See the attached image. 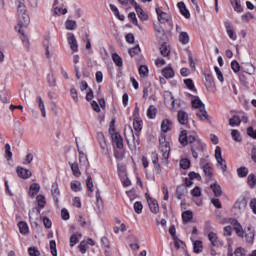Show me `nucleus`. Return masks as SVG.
I'll return each instance as SVG.
<instances>
[{
    "label": "nucleus",
    "mask_w": 256,
    "mask_h": 256,
    "mask_svg": "<svg viewBox=\"0 0 256 256\" xmlns=\"http://www.w3.org/2000/svg\"><path fill=\"white\" fill-rule=\"evenodd\" d=\"M178 9H179L181 15H183V17H185L186 19H189V17H191V13H189V10H187L185 3L179 2Z\"/></svg>",
    "instance_id": "obj_26"
},
{
    "label": "nucleus",
    "mask_w": 256,
    "mask_h": 256,
    "mask_svg": "<svg viewBox=\"0 0 256 256\" xmlns=\"http://www.w3.org/2000/svg\"><path fill=\"white\" fill-rule=\"evenodd\" d=\"M242 123H247V116L243 114L242 112L234 114L230 119H229V125L230 127H239Z\"/></svg>",
    "instance_id": "obj_7"
},
{
    "label": "nucleus",
    "mask_w": 256,
    "mask_h": 256,
    "mask_svg": "<svg viewBox=\"0 0 256 256\" xmlns=\"http://www.w3.org/2000/svg\"><path fill=\"white\" fill-rule=\"evenodd\" d=\"M192 107H194V109H202L203 107H205V104L201 102V99L195 98L194 100H192Z\"/></svg>",
    "instance_id": "obj_48"
},
{
    "label": "nucleus",
    "mask_w": 256,
    "mask_h": 256,
    "mask_svg": "<svg viewBox=\"0 0 256 256\" xmlns=\"http://www.w3.org/2000/svg\"><path fill=\"white\" fill-rule=\"evenodd\" d=\"M176 31L179 33L178 40L182 45H187L189 43V34L181 30V26L176 25Z\"/></svg>",
    "instance_id": "obj_14"
},
{
    "label": "nucleus",
    "mask_w": 256,
    "mask_h": 256,
    "mask_svg": "<svg viewBox=\"0 0 256 256\" xmlns=\"http://www.w3.org/2000/svg\"><path fill=\"white\" fill-rule=\"evenodd\" d=\"M187 193V187L185 185L178 186L176 189V197L177 199L181 200L183 199V196H185Z\"/></svg>",
    "instance_id": "obj_30"
},
{
    "label": "nucleus",
    "mask_w": 256,
    "mask_h": 256,
    "mask_svg": "<svg viewBox=\"0 0 256 256\" xmlns=\"http://www.w3.org/2000/svg\"><path fill=\"white\" fill-rule=\"evenodd\" d=\"M208 239H209L212 247H219V237H217L216 233L210 232L208 234Z\"/></svg>",
    "instance_id": "obj_27"
},
{
    "label": "nucleus",
    "mask_w": 256,
    "mask_h": 256,
    "mask_svg": "<svg viewBox=\"0 0 256 256\" xmlns=\"http://www.w3.org/2000/svg\"><path fill=\"white\" fill-rule=\"evenodd\" d=\"M210 189H212L215 197H221V195H223L221 185H219L218 183L211 184Z\"/></svg>",
    "instance_id": "obj_31"
},
{
    "label": "nucleus",
    "mask_w": 256,
    "mask_h": 256,
    "mask_svg": "<svg viewBox=\"0 0 256 256\" xmlns=\"http://www.w3.org/2000/svg\"><path fill=\"white\" fill-rule=\"evenodd\" d=\"M145 197L147 199V203L149 205L151 213L157 215V213H159V204L157 203V200L151 198V196H149L147 193L145 194Z\"/></svg>",
    "instance_id": "obj_9"
},
{
    "label": "nucleus",
    "mask_w": 256,
    "mask_h": 256,
    "mask_svg": "<svg viewBox=\"0 0 256 256\" xmlns=\"http://www.w3.org/2000/svg\"><path fill=\"white\" fill-rule=\"evenodd\" d=\"M70 169L74 177H81V171L79 170V164L69 162Z\"/></svg>",
    "instance_id": "obj_37"
},
{
    "label": "nucleus",
    "mask_w": 256,
    "mask_h": 256,
    "mask_svg": "<svg viewBox=\"0 0 256 256\" xmlns=\"http://www.w3.org/2000/svg\"><path fill=\"white\" fill-rule=\"evenodd\" d=\"M135 11L139 17V19H141V21H147L149 19V15H147V13H145V11H143V8H141V6H139V4H136V6H134Z\"/></svg>",
    "instance_id": "obj_21"
},
{
    "label": "nucleus",
    "mask_w": 256,
    "mask_h": 256,
    "mask_svg": "<svg viewBox=\"0 0 256 256\" xmlns=\"http://www.w3.org/2000/svg\"><path fill=\"white\" fill-rule=\"evenodd\" d=\"M28 253L30 256H41V252H39V249L35 246L29 247Z\"/></svg>",
    "instance_id": "obj_56"
},
{
    "label": "nucleus",
    "mask_w": 256,
    "mask_h": 256,
    "mask_svg": "<svg viewBox=\"0 0 256 256\" xmlns=\"http://www.w3.org/2000/svg\"><path fill=\"white\" fill-rule=\"evenodd\" d=\"M47 81L50 87H55L57 84V80L55 79V75L53 73H49L47 75Z\"/></svg>",
    "instance_id": "obj_50"
},
{
    "label": "nucleus",
    "mask_w": 256,
    "mask_h": 256,
    "mask_svg": "<svg viewBox=\"0 0 256 256\" xmlns=\"http://www.w3.org/2000/svg\"><path fill=\"white\" fill-rule=\"evenodd\" d=\"M231 135L232 139H234V141H236L237 143H241V141H243V138L241 137V133H239V131L232 130Z\"/></svg>",
    "instance_id": "obj_49"
},
{
    "label": "nucleus",
    "mask_w": 256,
    "mask_h": 256,
    "mask_svg": "<svg viewBox=\"0 0 256 256\" xmlns=\"http://www.w3.org/2000/svg\"><path fill=\"white\" fill-rule=\"evenodd\" d=\"M226 33L232 41H237V34L235 33V28L233 25L227 23L226 24Z\"/></svg>",
    "instance_id": "obj_20"
},
{
    "label": "nucleus",
    "mask_w": 256,
    "mask_h": 256,
    "mask_svg": "<svg viewBox=\"0 0 256 256\" xmlns=\"http://www.w3.org/2000/svg\"><path fill=\"white\" fill-rule=\"evenodd\" d=\"M198 139V136L195 133L188 132L187 130H182L179 134V142L183 147L187 145H192L195 140Z\"/></svg>",
    "instance_id": "obj_5"
},
{
    "label": "nucleus",
    "mask_w": 256,
    "mask_h": 256,
    "mask_svg": "<svg viewBox=\"0 0 256 256\" xmlns=\"http://www.w3.org/2000/svg\"><path fill=\"white\" fill-rule=\"evenodd\" d=\"M160 53L163 57H169V54L171 53V49L167 44H162L160 47Z\"/></svg>",
    "instance_id": "obj_42"
},
{
    "label": "nucleus",
    "mask_w": 256,
    "mask_h": 256,
    "mask_svg": "<svg viewBox=\"0 0 256 256\" xmlns=\"http://www.w3.org/2000/svg\"><path fill=\"white\" fill-rule=\"evenodd\" d=\"M196 115L199 117V119H201V121H207V119H209V115H207V111H205V106L199 108V111Z\"/></svg>",
    "instance_id": "obj_38"
},
{
    "label": "nucleus",
    "mask_w": 256,
    "mask_h": 256,
    "mask_svg": "<svg viewBox=\"0 0 256 256\" xmlns=\"http://www.w3.org/2000/svg\"><path fill=\"white\" fill-rule=\"evenodd\" d=\"M238 177L243 178L249 174V169L247 167H240L237 169Z\"/></svg>",
    "instance_id": "obj_54"
},
{
    "label": "nucleus",
    "mask_w": 256,
    "mask_h": 256,
    "mask_svg": "<svg viewBox=\"0 0 256 256\" xmlns=\"http://www.w3.org/2000/svg\"><path fill=\"white\" fill-rule=\"evenodd\" d=\"M53 10H54V15H57V17H61V15H66L67 13V8H63L62 6H59V0L54 1Z\"/></svg>",
    "instance_id": "obj_17"
},
{
    "label": "nucleus",
    "mask_w": 256,
    "mask_h": 256,
    "mask_svg": "<svg viewBox=\"0 0 256 256\" xmlns=\"http://www.w3.org/2000/svg\"><path fill=\"white\" fill-rule=\"evenodd\" d=\"M244 73H248V75H255V66L251 63H246L242 66Z\"/></svg>",
    "instance_id": "obj_36"
},
{
    "label": "nucleus",
    "mask_w": 256,
    "mask_h": 256,
    "mask_svg": "<svg viewBox=\"0 0 256 256\" xmlns=\"http://www.w3.org/2000/svg\"><path fill=\"white\" fill-rule=\"evenodd\" d=\"M110 9L111 11L114 12V15L120 20V21H125V15L119 14V8L117 6L110 4Z\"/></svg>",
    "instance_id": "obj_41"
},
{
    "label": "nucleus",
    "mask_w": 256,
    "mask_h": 256,
    "mask_svg": "<svg viewBox=\"0 0 256 256\" xmlns=\"http://www.w3.org/2000/svg\"><path fill=\"white\" fill-rule=\"evenodd\" d=\"M194 253H201L203 251V242L196 240L193 244Z\"/></svg>",
    "instance_id": "obj_43"
},
{
    "label": "nucleus",
    "mask_w": 256,
    "mask_h": 256,
    "mask_svg": "<svg viewBox=\"0 0 256 256\" xmlns=\"http://www.w3.org/2000/svg\"><path fill=\"white\" fill-rule=\"evenodd\" d=\"M67 41L71 51H73V53H77V51H79V45L77 44V39L75 38V34L68 33Z\"/></svg>",
    "instance_id": "obj_10"
},
{
    "label": "nucleus",
    "mask_w": 256,
    "mask_h": 256,
    "mask_svg": "<svg viewBox=\"0 0 256 256\" xmlns=\"http://www.w3.org/2000/svg\"><path fill=\"white\" fill-rule=\"evenodd\" d=\"M70 185H71L72 191H74L75 193H78V191H81V182L72 181Z\"/></svg>",
    "instance_id": "obj_53"
},
{
    "label": "nucleus",
    "mask_w": 256,
    "mask_h": 256,
    "mask_svg": "<svg viewBox=\"0 0 256 256\" xmlns=\"http://www.w3.org/2000/svg\"><path fill=\"white\" fill-rule=\"evenodd\" d=\"M183 223H191L193 221V212L191 210L184 211L182 213Z\"/></svg>",
    "instance_id": "obj_28"
},
{
    "label": "nucleus",
    "mask_w": 256,
    "mask_h": 256,
    "mask_svg": "<svg viewBox=\"0 0 256 256\" xmlns=\"http://www.w3.org/2000/svg\"><path fill=\"white\" fill-rule=\"evenodd\" d=\"M78 153H79L80 164L83 165L84 167H87L89 165V160L87 159V154L79 149H78Z\"/></svg>",
    "instance_id": "obj_35"
},
{
    "label": "nucleus",
    "mask_w": 256,
    "mask_h": 256,
    "mask_svg": "<svg viewBox=\"0 0 256 256\" xmlns=\"http://www.w3.org/2000/svg\"><path fill=\"white\" fill-rule=\"evenodd\" d=\"M97 140L104 155H107V153H109V148L107 147V140L105 139V135L103 134V132L97 133Z\"/></svg>",
    "instance_id": "obj_11"
},
{
    "label": "nucleus",
    "mask_w": 256,
    "mask_h": 256,
    "mask_svg": "<svg viewBox=\"0 0 256 256\" xmlns=\"http://www.w3.org/2000/svg\"><path fill=\"white\" fill-rule=\"evenodd\" d=\"M234 11L237 13H243V6H241V0H229Z\"/></svg>",
    "instance_id": "obj_33"
},
{
    "label": "nucleus",
    "mask_w": 256,
    "mask_h": 256,
    "mask_svg": "<svg viewBox=\"0 0 256 256\" xmlns=\"http://www.w3.org/2000/svg\"><path fill=\"white\" fill-rule=\"evenodd\" d=\"M16 173L18 177L21 179H29L31 177L32 173L29 171V169L23 168V167H17Z\"/></svg>",
    "instance_id": "obj_19"
},
{
    "label": "nucleus",
    "mask_w": 256,
    "mask_h": 256,
    "mask_svg": "<svg viewBox=\"0 0 256 256\" xmlns=\"http://www.w3.org/2000/svg\"><path fill=\"white\" fill-rule=\"evenodd\" d=\"M139 74L141 77H147V75H149V68H147L145 65L140 66Z\"/></svg>",
    "instance_id": "obj_60"
},
{
    "label": "nucleus",
    "mask_w": 256,
    "mask_h": 256,
    "mask_svg": "<svg viewBox=\"0 0 256 256\" xmlns=\"http://www.w3.org/2000/svg\"><path fill=\"white\" fill-rule=\"evenodd\" d=\"M0 100L2 103H9V98H7V91L6 90H1L0 91Z\"/></svg>",
    "instance_id": "obj_64"
},
{
    "label": "nucleus",
    "mask_w": 256,
    "mask_h": 256,
    "mask_svg": "<svg viewBox=\"0 0 256 256\" xmlns=\"http://www.w3.org/2000/svg\"><path fill=\"white\" fill-rule=\"evenodd\" d=\"M36 105H38V109H40L42 117H47V112L45 111V101H43L41 96L36 98Z\"/></svg>",
    "instance_id": "obj_23"
},
{
    "label": "nucleus",
    "mask_w": 256,
    "mask_h": 256,
    "mask_svg": "<svg viewBox=\"0 0 256 256\" xmlns=\"http://www.w3.org/2000/svg\"><path fill=\"white\" fill-rule=\"evenodd\" d=\"M173 127V122L169 119H165L161 123V129H171Z\"/></svg>",
    "instance_id": "obj_59"
},
{
    "label": "nucleus",
    "mask_w": 256,
    "mask_h": 256,
    "mask_svg": "<svg viewBox=\"0 0 256 256\" xmlns=\"http://www.w3.org/2000/svg\"><path fill=\"white\" fill-rule=\"evenodd\" d=\"M151 160L154 165V170L156 175H161V165L159 164V154H157V152H152Z\"/></svg>",
    "instance_id": "obj_15"
},
{
    "label": "nucleus",
    "mask_w": 256,
    "mask_h": 256,
    "mask_svg": "<svg viewBox=\"0 0 256 256\" xmlns=\"http://www.w3.org/2000/svg\"><path fill=\"white\" fill-rule=\"evenodd\" d=\"M231 225H233L236 235L238 237H245L246 243H250L253 245V241H255V229L253 227L248 226L245 230H243V226L236 219L230 220Z\"/></svg>",
    "instance_id": "obj_3"
},
{
    "label": "nucleus",
    "mask_w": 256,
    "mask_h": 256,
    "mask_svg": "<svg viewBox=\"0 0 256 256\" xmlns=\"http://www.w3.org/2000/svg\"><path fill=\"white\" fill-rule=\"evenodd\" d=\"M156 13H157L159 23H162V24L169 23L171 16L168 13L163 12V10H161V8L159 7H156Z\"/></svg>",
    "instance_id": "obj_12"
},
{
    "label": "nucleus",
    "mask_w": 256,
    "mask_h": 256,
    "mask_svg": "<svg viewBox=\"0 0 256 256\" xmlns=\"http://www.w3.org/2000/svg\"><path fill=\"white\" fill-rule=\"evenodd\" d=\"M16 9L18 17V25L16 29L23 34L24 27L29 25V14H27V6H25V0H16Z\"/></svg>",
    "instance_id": "obj_2"
},
{
    "label": "nucleus",
    "mask_w": 256,
    "mask_h": 256,
    "mask_svg": "<svg viewBox=\"0 0 256 256\" xmlns=\"http://www.w3.org/2000/svg\"><path fill=\"white\" fill-rule=\"evenodd\" d=\"M162 75L165 79H173L175 77V71L171 66H168L162 70Z\"/></svg>",
    "instance_id": "obj_24"
},
{
    "label": "nucleus",
    "mask_w": 256,
    "mask_h": 256,
    "mask_svg": "<svg viewBox=\"0 0 256 256\" xmlns=\"http://www.w3.org/2000/svg\"><path fill=\"white\" fill-rule=\"evenodd\" d=\"M178 121L181 125H185L187 123V113L183 111L178 112Z\"/></svg>",
    "instance_id": "obj_46"
},
{
    "label": "nucleus",
    "mask_w": 256,
    "mask_h": 256,
    "mask_svg": "<svg viewBox=\"0 0 256 256\" xmlns=\"http://www.w3.org/2000/svg\"><path fill=\"white\" fill-rule=\"evenodd\" d=\"M246 208H247V199H245V197H241L238 200H236L233 207L235 211V215H241V213H244Z\"/></svg>",
    "instance_id": "obj_8"
},
{
    "label": "nucleus",
    "mask_w": 256,
    "mask_h": 256,
    "mask_svg": "<svg viewBox=\"0 0 256 256\" xmlns=\"http://www.w3.org/2000/svg\"><path fill=\"white\" fill-rule=\"evenodd\" d=\"M5 157L7 161H11V159L13 158V152H11V145L9 144L5 145Z\"/></svg>",
    "instance_id": "obj_51"
},
{
    "label": "nucleus",
    "mask_w": 256,
    "mask_h": 256,
    "mask_svg": "<svg viewBox=\"0 0 256 256\" xmlns=\"http://www.w3.org/2000/svg\"><path fill=\"white\" fill-rule=\"evenodd\" d=\"M184 84L190 91H195V84L193 83V80L191 79H185Z\"/></svg>",
    "instance_id": "obj_63"
},
{
    "label": "nucleus",
    "mask_w": 256,
    "mask_h": 256,
    "mask_svg": "<svg viewBox=\"0 0 256 256\" xmlns=\"http://www.w3.org/2000/svg\"><path fill=\"white\" fill-rule=\"evenodd\" d=\"M86 186L89 191L88 197H92L93 191H95V186L93 185V178L91 176L87 177Z\"/></svg>",
    "instance_id": "obj_29"
},
{
    "label": "nucleus",
    "mask_w": 256,
    "mask_h": 256,
    "mask_svg": "<svg viewBox=\"0 0 256 256\" xmlns=\"http://www.w3.org/2000/svg\"><path fill=\"white\" fill-rule=\"evenodd\" d=\"M39 191H41V185H39V183L31 184L30 190H29L30 197H35V195H37Z\"/></svg>",
    "instance_id": "obj_32"
},
{
    "label": "nucleus",
    "mask_w": 256,
    "mask_h": 256,
    "mask_svg": "<svg viewBox=\"0 0 256 256\" xmlns=\"http://www.w3.org/2000/svg\"><path fill=\"white\" fill-rule=\"evenodd\" d=\"M164 100L167 107H170V108L175 107V98L173 97V93H171L170 91L164 92Z\"/></svg>",
    "instance_id": "obj_18"
},
{
    "label": "nucleus",
    "mask_w": 256,
    "mask_h": 256,
    "mask_svg": "<svg viewBox=\"0 0 256 256\" xmlns=\"http://www.w3.org/2000/svg\"><path fill=\"white\" fill-rule=\"evenodd\" d=\"M154 30L156 32V37L160 39L161 41L165 40V30L163 27L159 24H154Z\"/></svg>",
    "instance_id": "obj_22"
},
{
    "label": "nucleus",
    "mask_w": 256,
    "mask_h": 256,
    "mask_svg": "<svg viewBox=\"0 0 256 256\" xmlns=\"http://www.w3.org/2000/svg\"><path fill=\"white\" fill-rule=\"evenodd\" d=\"M231 69L234 71V73H239L241 71V66L239 65V62L237 61H232L231 62Z\"/></svg>",
    "instance_id": "obj_61"
},
{
    "label": "nucleus",
    "mask_w": 256,
    "mask_h": 256,
    "mask_svg": "<svg viewBox=\"0 0 256 256\" xmlns=\"http://www.w3.org/2000/svg\"><path fill=\"white\" fill-rule=\"evenodd\" d=\"M207 149V144H205L201 139H196L191 145V153L194 159H199V153H205Z\"/></svg>",
    "instance_id": "obj_6"
},
{
    "label": "nucleus",
    "mask_w": 256,
    "mask_h": 256,
    "mask_svg": "<svg viewBox=\"0 0 256 256\" xmlns=\"http://www.w3.org/2000/svg\"><path fill=\"white\" fill-rule=\"evenodd\" d=\"M204 77H205V86L207 88L209 87H214L215 86V82L213 80V75L210 74V72H204Z\"/></svg>",
    "instance_id": "obj_25"
},
{
    "label": "nucleus",
    "mask_w": 256,
    "mask_h": 256,
    "mask_svg": "<svg viewBox=\"0 0 256 256\" xmlns=\"http://www.w3.org/2000/svg\"><path fill=\"white\" fill-rule=\"evenodd\" d=\"M51 193H52V197L56 207H59V197L61 195V192L59 191V184L57 183L52 184Z\"/></svg>",
    "instance_id": "obj_16"
},
{
    "label": "nucleus",
    "mask_w": 256,
    "mask_h": 256,
    "mask_svg": "<svg viewBox=\"0 0 256 256\" xmlns=\"http://www.w3.org/2000/svg\"><path fill=\"white\" fill-rule=\"evenodd\" d=\"M108 135L111 137L112 145L114 147V157L117 161H123L125 158V145L123 144V137L115 129H109Z\"/></svg>",
    "instance_id": "obj_1"
},
{
    "label": "nucleus",
    "mask_w": 256,
    "mask_h": 256,
    "mask_svg": "<svg viewBox=\"0 0 256 256\" xmlns=\"http://www.w3.org/2000/svg\"><path fill=\"white\" fill-rule=\"evenodd\" d=\"M156 115H157V108H155V106H150L147 111V117L149 119H155Z\"/></svg>",
    "instance_id": "obj_47"
},
{
    "label": "nucleus",
    "mask_w": 256,
    "mask_h": 256,
    "mask_svg": "<svg viewBox=\"0 0 256 256\" xmlns=\"http://www.w3.org/2000/svg\"><path fill=\"white\" fill-rule=\"evenodd\" d=\"M128 17L131 20V22L133 23V25H135L136 27H139V29H141V26H139V21H137V15L135 14V12H130L128 14Z\"/></svg>",
    "instance_id": "obj_52"
},
{
    "label": "nucleus",
    "mask_w": 256,
    "mask_h": 256,
    "mask_svg": "<svg viewBox=\"0 0 256 256\" xmlns=\"http://www.w3.org/2000/svg\"><path fill=\"white\" fill-rule=\"evenodd\" d=\"M163 134L160 135L159 143H160V151L162 153V157L165 161L169 159V155L171 153V146L169 142H167V138L165 137V133H167V129L162 130Z\"/></svg>",
    "instance_id": "obj_4"
},
{
    "label": "nucleus",
    "mask_w": 256,
    "mask_h": 256,
    "mask_svg": "<svg viewBox=\"0 0 256 256\" xmlns=\"http://www.w3.org/2000/svg\"><path fill=\"white\" fill-rule=\"evenodd\" d=\"M180 167L181 169H189V167H191V161L187 158L181 159Z\"/></svg>",
    "instance_id": "obj_55"
},
{
    "label": "nucleus",
    "mask_w": 256,
    "mask_h": 256,
    "mask_svg": "<svg viewBox=\"0 0 256 256\" xmlns=\"http://www.w3.org/2000/svg\"><path fill=\"white\" fill-rule=\"evenodd\" d=\"M133 207L135 213H137L138 215H140V213H143V204L141 202H135Z\"/></svg>",
    "instance_id": "obj_58"
},
{
    "label": "nucleus",
    "mask_w": 256,
    "mask_h": 256,
    "mask_svg": "<svg viewBox=\"0 0 256 256\" xmlns=\"http://www.w3.org/2000/svg\"><path fill=\"white\" fill-rule=\"evenodd\" d=\"M248 185L251 189H255L256 187V177L255 174H250L247 178Z\"/></svg>",
    "instance_id": "obj_44"
},
{
    "label": "nucleus",
    "mask_w": 256,
    "mask_h": 256,
    "mask_svg": "<svg viewBox=\"0 0 256 256\" xmlns=\"http://www.w3.org/2000/svg\"><path fill=\"white\" fill-rule=\"evenodd\" d=\"M79 239H81V234H73L70 237V247H75L79 243Z\"/></svg>",
    "instance_id": "obj_45"
},
{
    "label": "nucleus",
    "mask_w": 256,
    "mask_h": 256,
    "mask_svg": "<svg viewBox=\"0 0 256 256\" xmlns=\"http://www.w3.org/2000/svg\"><path fill=\"white\" fill-rule=\"evenodd\" d=\"M112 60L114 61L115 65L117 67H123V58H121V56H119V54L113 53Z\"/></svg>",
    "instance_id": "obj_40"
},
{
    "label": "nucleus",
    "mask_w": 256,
    "mask_h": 256,
    "mask_svg": "<svg viewBox=\"0 0 256 256\" xmlns=\"http://www.w3.org/2000/svg\"><path fill=\"white\" fill-rule=\"evenodd\" d=\"M19 232L21 235H28L29 234V225L26 222H19L18 223Z\"/></svg>",
    "instance_id": "obj_34"
},
{
    "label": "nucleus",
    "mask_w": 256,
    "mask_h": 256,
    "mask_svg": "<svg viewBox=\"0 0 256 256\" xmlns=\"http://www.w3.org/2000/svg\"><path fill=\"white\" fill-rule=\"evenodd\" d=\"M65 27L68 31H75V29H77V21H75V20H66Z\"/></svg>",
    "instance_id": "obj_39"
},
{
    "label": "nucleus",
    "mask_w": 256,
    "mask_h": 256,
    "mask_svg": "<svg viewBox=\"0 0 256 256\" xmlns=\"http://www.w3.org/2000/svg\"><path fill=\"white\" fill-rule=\"evenodd\" d=\"M36 201H37V203H38V207H40V209H43V207H45V196H43V195H38L37 197H36Z\"/></svg>",
    "instance_id": "obj_57"
},
{
    "label": "nucleus",
    "mask_w": 256,
    "mask_h": 256,
    "mask_svg": "<svg viewBox=\"0 0 256 256\" xmlns=\"http://www.w3.org/2000/svg\"><path fill=\"white\" fill-rule=\"evenodd\" d=\"M50 250L53 256H57V243L55 240L50 241Z\"/></svg>",
    "instance_id": "obj_62"
},
{
    "label": "nucleus",
    "mask_w": 256,
    "mask_h": 256,
    "mask_svg": "<svg viewBox=\"0 0 256 256\" xmlns=\"http://www.w3.org/2000/svg\"><path fill=\"white\" fill-rule=\"evenodd\" d=\"M200 167L207 177L213 176V165L211 163H205L204 159H200Z\"/></svg>",
    "instance_id": "obj_13"
}]
</instances>
